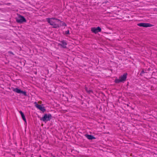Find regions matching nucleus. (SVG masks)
I'll return each mask as SVG.
<instances>
[{
	"mask_svg": "<svg viewBox=\"0 0 157 157\" xmlns=\"http://www.w3.org/2000/svg\"><path fill=\"white\" fill-rule=\"evenodd\" d=\"M65 34H69V31L67 30L65 32Z\"/></svg>",
	"mask_w": 157,
	"mask_h": 157,
	"instance_id": "nucleus-13",
	"label": "nucleus"
},
{
	"mask_svg": "<svg viewBox=\"0 0 157 157\" xmlns=\"http://www.w3.org/2000/svg\"><path fill=\"white\" fill-rule=\"evenodd\" d=\"M13 91L16 92V93L18 94L21 93L23 94L25 96H26V93L25 91H23L21 90L20 89L17 88H13Z\"/></svg>",
	"mask_w": 157,
	"mask_h": 157,
	"instance_id": "nucleus-6",
	"label": "nucleus"
},
{
	"mask_svg": "<svg viewBox=\"0 0 157 157\" xmlns=\"http://www.w3.org/2000/svg\"><path fill=\"white\" fill-rule=\"evenodd\" d=\"M137 25L140 27H151L153 26V25L148 23H141L137 24Z\"/></svg>",
	"mask_w": 157,
	"mask_h": 157,
	"instance_id": "nucleus-7",
	"label": "nucleus"
},
{
	"mask_svg": "<svg viewBox=\"0 0 157 157\" xmlns=\"http://www.w3.org/2000/svg\"><path fill=\"white\" fill-rule=\"evenodd\" d=\"M61 24H62V26H67L66 24L65 23L62 21V22H61Z\"/></svg>",
	"mask_w": 157,
	"mask_h": 157,
	"instance_id": "nucleus-12",
	"label": "nucleus"
},
{
	"mask_svg": "<svg viewBox=\"0 0 157 157\" xmlns=\"http://www.w3.org/2000/svg\"><path fill=\"white\" fill-rule=\"evenodd\" d=\"M87 92L88 93H92V92L91 90H86Z\"/></svg>",
	"mask_w": 157,
	"mask_h": 157,
	"instance_id": "nucleus-14",
	"label": "nucleus"
},
{
	"mask_svg": "<svg viewBox=\"0 0 157 157\" xmlns=\"http://www.w3.org/2000/svg\"><path fill=\"white\" fill-rule=\"evenodd\" d=\"M91 31L93 33H96L99 32H101V29L99 27H98L97 28L93 27L91 28Z\"/></svg>",
	"mask_w": 157,
	"mask_h": 157,
	"instance_id": "nucleus-8",
	"label": "nucleus"
},
{
	"mask_svg": "<svg viewBox=\"0 0 157 157\" xmlns=\"http://www.w3.org/2000/svg\"><path fill=\"white\" fill-rule=\"evenodd\" d=\"M127 75V73L124 74L122 75L120 77L119 79H116L115 80V82L116 83H119L125 81L126 79Z\"/></svg>",
	"mask_w": 157,
	"mask_h": 157,
	"instance_id": "nucleus-2",
	"label": "nucleus"
},
{
	"mask_svg": "<svg viewBox=\"0 0 157 157\" xmlns=\"http://www.w3.org/2000/svg\"><path fill=\"white\" fill-rule=\"evenodd\" d=\"M54 157H55V156H54Z\"/></svg>",
	"mask_w": 157,
	"mask_h": 157,
	"instance_id": "nucleus-15",
	"label": "nucleus"
},
{
	"mask_svg": "<svg viewBox=\"0 0 157 157\" xmlns=\"http://www.w3.org/2000/svg\"><path fill=\"white\" fill-rule=\"evenodd\" d=\"M19 113H20V114L21 115V117H22V118L24 120V121H25V122H26V119L25 116L24 115V113H22V112L21 111H20Z\"/></svg>",
	"mask_w": 157,
	"mask_h": 157,
	"instance_id": "nucleus-10",
	"label": "nucleus"
},
{
	"mask_svg": "<svg viewBox=\"0 0 157 157\" xmlns=\"http://www.w3.org/2000/svg\"><path fill=\"white\" fill-rule=\"evenodd\" d=\"M61 44H59V45H60L63 48H66V45L67 44L66 42L65 41L63 40L61 42Z\"/></svg>",
	"mask_w": 157,
	"mask_h": 157,
	"instance_id": "nucleus-9",
	"label": "nucleus"
},
{
	"mask_svg": "<svg viewBox=\"0 0 157 157\" xmlns=\"http://www.w3.org/2000/svg\"><path fill=\"white\" fill-rule=\"evenodd\" d=\"M52 118V115L51 114H45L44 116L41 119L43 121H50Z\"/></svg>",
	"mask_w": 157,
	"mask_h": 157,
	"instance_id": "nucleus-4",
	"label": "nucleus"
},
{
	"mask_svg": "<svg viewBox=\"0 0 157 157\" xmlns=\"http://www.w3.org/2000/svg\"><path fill=\"white\" fill-rule=\"evenodd\" d=\"M46 20L50 25L52 26L54 28H59L61 26L62 21L57 19L55 18H46Z\"/></svg>",
	"mask_w": 157,
	"mask_h": 157,
	"instance_id": "nucleus-1",
	"label": "nucleus"
},
{
	"mask_svg": "<svg viewBox=\"0 0 157 157\" xmlns=\"http://www.w3.org/2000/svg\"><path fill=\"white\" fill-rule=\"evenodd\" d=\"M34 104L35 106L41 111L44 112L45 111L46 109L44 107L41 105L38 104L36 102H34Z\"/></svg>",
	"mask_w": 157,
	"mask_h": 157,
	"instance_id": "nucleus-5",
	"label": "nucleus"
},
{
	"mask_svg": "<svg viewBox=\"0 0 157 157\" xmlns=\"http://www.w3.org/2000/svg\"><path fill=\"white\" fill-rule=\"evenodd\" d=\"M16 21L18 23H22L26 21V20L24 17L20 15L17 18Z\"/></svg>",
	"mask_w": 157,
	"mask_h": 157,
	"instance_id": "nucleus-3",
	"label": "nucleus"
},
{
	"mask_svg": "<svg viewBox=\"0 0 157 157\" xmlns=\"http://www.w3.org/2000/svg\"><path fill=\"white\" fill-rule=\"evenodd\" d=\"M86 137L89 140H92L95 138L91 135H86Z\"/></svg>",
	"mask_w": 157,
	"mask_h": 157,
	"instance_id": "nucleus-11",
	"label": "nucleus"
}]
</instances>
